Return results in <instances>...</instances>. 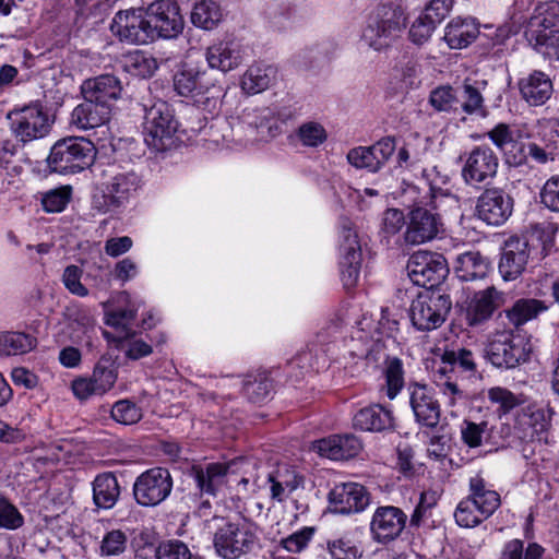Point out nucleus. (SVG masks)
<instances>
[{"mask_svg":"<svg viewBox=\"0 0 559 559\" xmlns=\"http://www.w3.org/2000/svg\"><path fill=\"white\" fill-rule=\"evenodd\" d=\"M153 39L174 38L183 29V17L179 5L171 0H158L151 3L146 10Z\"/></svg>","mask_w":559,"mask_h":559,"instance_id":"nucleus-14","label":"nucleus"},{"mask_svg":"<svg viewBox=\"0 0 559 559\" xmlns=\"http://www.w3.org/2000/svg\"><path fill=\"white\" fill-rule=\"evenodd\" d=\"M444 230L440 213L417 206L408 214L404 239L409 245L433 240Z\"/></svg>","mask_w":559,"mask_h":559,"instance_id":"nucleus-16","label":"nucleus"},{"mask_svg":"<svg viewBox=\"0 0 559 559\" xmlns=\"http://www.w3.org/2000/svg\"><path fill=\"white\" fill-rule=\"evenodd\" d=\"M175 91L189 97L195 105L207 112H215L219 107L223 88L216 84L207 71L186 67L174 76Z\"/></svg>","mask_w":559,"mask_h":559,"instance_id":"nucleus-4","label":"nucleus"},{"mask_svg":"<svg viewBox=\"0 0 559 559\" xmlns=\"http://www.w3.org/2000/svg\"><path fill=\"white\" fill-rule=\"evenodd\" d=\"M488 270V260L478 251H466L454 258V271L462 281L483 278Z\"/></svg>","mask_w":559,"mask_h":559,"instance_id":"nucleus-36","label":"nucleus"},{"mask_svg":"<svg viewBox=\"0 0 559 559\" xmlns=\"http://www.w3.org/2000/svg\"><path fill=\"white\" fill-rule=\"evenodd\" d=\"M120 496V486L112 473H103L93 481V500L102 509L115 507Z\"/></svg>","mask_w":559,"mask_h":559,"instance_id":"nucleus-39","label":"nucleus"},{"mask_svg":"<svg viewBox=\"0 0 559 559\" xmlns=\"http://www.w3.org/2000/svg\"><path fill=\"white\" fill-rule=\"evenodd\" d=\"M138 308L133 305L122 309H116L106 312V324L118 330L117 335H123L126 332H132L130 325L135 319Z\"/></svg>","mask_w":559,"mask_h":559,"instance_id":"nucleus-56","label":"nucleus"},{"mask_svg":"<svg viewBox=\"0 0 559 559\" xmlns=\"http://www.w3.org/2000/svg\"><path fill=\"white\" fill-rule=\"evenodd\" d=\"M173 490V478L168 469L154 467L143 472L133 484L135 501L143 507H155Z\"/></svg>","mask_w":559,"mask_h":559,"instance_id":"nucleus-12","label":"nucleus"},{"mask_svg":"<svg viewBox=\"0 0 559 559\" xmlns=\"http://www.w3.org/2000/svg\"><path fill=\"white\" fill-rule=\"evenodd\" d=\"M257 534L252 524L224 522L215 532L213 545L218 556L224 559H237L252 550Z\"/></svg>","mask_w":559,"mask_h":559,"instance_id":"nucleus-8","label":"nucleus"},{"mask_svg":"<svg viewBox=\"0 0 559 559\" xmlns=\"http://www.w3.org/2000/svg\"><path fill=\"white\" fill-rule=\"evenodd\" d=\"M270 484L271 498L277 502H283L300 486L304 478L294 468L283 466L278 467L267 476Z\"/></svg>","mask_w":559,"mask_h":559,"instance_id":"nucleus-35","label":"nucleus"},{"mask_svg":"<svg viewBox=\"0 0 559 559\" xmlns=\"http://www.w3.org/2000/svg\"><path fill=\"white\" fill-rule=\"evenodd\" d=\"M82 274L83 271L78 265H68L62 274V283L71 294L86 297L88 289L81 282Z\"/></svg>","mask_w":559,"mask_h":559,"instance_id":"nucleus-62","label":"nucleus"},{"mask_svg":"<svg viewBox=\"0 0 559 559\" xmlns=\"http://www.w3.org/2000/svg\"><path fill=\"white\" fill-rule=\"evenodd\" d=\"M326 549L331 559H360L358 548L348 538L328 540Z\"/></svg>","mask_w":559,"mask_h":559,"instance_id":"nucleus-61","label":"nucleus"},{"mask_svg":"<svg viewBox=\"0 0 559 559\" xmlns=\"http://www.w3.org/2000/svg\"><path fill=\"white\" fill-rule=\"evenodd\" d=\"M383 383L380 392L389 400H394L405 386V370L402 359L396 356L386 358L381 366Z\"/></svg>","mask_w":559,"mask_h":559,"instance_id":"nucleus-37","label":"nucleus"},{"mask_svg":"<svg viewBox=\"0 0 559 559\" xmlns=\"http://www.w3.org/2000/svg\"><path fill=\"white\" fill-rule=\"evenodd\" d=\"M190 549L180 540L162 543L156 550V559H191Z\"/></svg>","mask_w":559,"mask_h":559,"instance_id":"nucleus-63","label":"nucleus"},{"mask_svg":"<svg viewBox=\"0 0 559 559\" xmlns=\"http://www.w3.org/2000/svg\"><path fill=\"white\" fill-rule=\"evenodd\" d=\"M71 198V188L61 187L46 192L41 198L43 209L48 213L62 212Z\"/></svg>","mask_w":559,"mask_h":559,"instance_id":"nucleus-58","label":"nucleus"},{"mask_svg":"<svg viewBox=\"0 0 559 559\" xmlns=\"http://www.w3.org/2000/svg\"><path fill=\"white\" fill-rule=\"evenodd\" d=\"M353 425L361 431L379 432L392 429L394 417L391 408L381 404H371L355 414Z\"/></svg>","mask_w":559,"mask_h":559,"instance_id":"nucleus-30","label":"nucleus"},{"mask_svg":"<svg viewBox=\"0 0 559 559\" xmlns=\"http://www.w3.org/2000/svg\"><path fill=\"white\" fill-rule=\"evenodd\" d=\"M489 516L467 497H464L454 511L455 523L464 528H473L488 520Z\"/></svg>","mask_w":559,"mask_h":559,"instance_id":"nucleus-47","label":"nucleus"},{"mask_svg":"<svg viewBox=\"0 0 559 559\" xmlns=\"http://www.w3.org/2000/svg\"><path fill=\"white\" fill-rule=\"evenodd\" d=\"M456 369L465 372L476 371V362L471 350L460 348L444 352L441 357V365L436 371L437 374H451Z\"/></svg>","mask_w":559,"mask_h":559,"instance_id":"nucleus-43","label":"nucleus"},{"mask_svg":"<svg viewBox=\"0 0 559 559\" xmlns=\"http://www.w3.org/2000/svg\"><path fill=\"white\" fill-rule=\"evenodd\" d=\"M67 317L70 326L79 334L75 336L76 342H81L82 337H86V345L92 346V334L95 333V318L90 308L82 305H72L67 309Z\"/></svg>","mask_w":559,"mask_h":559,"instance_id":"nucleus-42","label":"nucleus"},{"mask_svg":"<svg viewBox=\"0 0 559 559\" xmlns=\"http://www.w3.org/2000/svg\"><path fill=\"white\" fill-rule=\"evenodd\" d=\"M110 31L120 41L145 45L153 41V31L142 9L118 11L110 23Z\"/></svg>","mask_w":559,"mask_h":559,"instance_id":"nucleus-11","label":"nucleus"},{"mask_svg":"<svg viewBox=\"0 0 559 559\" xmlns=\"http://www.w3.org/2000/svg\"><path fill=\"white\" fill-rule=\"evenodd\" d=\"M407 522V514L394 506L378 507L372 513L369 531L374 543L386 545L397 539Z\"/></svg>","mask_w":559,"mask_h":559,"instance_id":"nucleus-15","label":"nucleus"},{"mask_svg":"<svg viewBox=\"0 0 559 559\" xmlns=\"http://www.w3.org/2000/svg\"><path fill=\"white\" fill-rule=\"evenodd\" d=\"M395 151L394 139L386 136L371 146H358L347 153L348 163L355 168L379 171Z\"/></svg>","mask_w":559,"mask_h":559,"instance_id":"nucleus-21","label":"nucleus"},{"mask_svg":"<svg viewBox=\"0 0 559 559\" xmlns=\"http://www.w3.org/2000/svg\"><path fill=\"white\" fill-rule=\"evenodd\" d=\"M518 85L522 98L531 106L545 104L552 94L551 80L542 71L535 70L520 79Z\"/></svg>","mask_w":559,"mask_h":559,"instance_id":"nucleus-31","label":"nucleus"},{"mask_svg":"<svg viewBox=\"0 0 559 559\" xmlns=\"http://www.w3.org/2000/svg\"><path fill=\"white\" fill-rule=\"evenodd\" d=\"M129 536L121 528H112L103 535L98 554L100 557H118L126 552L128 548Z\"/></svg>","mask_w":559,"mask_h":559,"instance_id":"nucleus-48","label":"nucleus"},{"mask_svg":"<svg viewBox=\"0 0 559 559\" xmlns=\"http://www.w3.org/2000/svg\"><path fill=\"white\" fill-rule=\"evenodd\" d=\"M223 12L221 7L212 0L197 2L191 12V22L194 26L212 31L221 23Z\"/></svg>","mask_w":559,"mask_h":559,"instance_id":"nucleus-44","label":"nucleus"},{"mask_svg":"<svg viewBox=\"0 0 559 559\" xmlns=\"http://www.w3.org/2000/svg\"><path fill=\"white\" fill-rule=\"evenodd\" d=\"M530 342L512 331L491 335L485 348L486 358L497 368L512 369L530 359Z\"/></svg>","mask_w":559,"mask_h":559,"instance_id":"nucleus-7","label":"nucleus"},{"mask_svg":"<svg viewBox=\"0 0 559 559\" xmlns=\"http://www.w3.org/2000/svg\"><path fill=\"white\" fill-rule=\"evenodd\" d=\"M435 382L448 406L455 407L457 404L465 401V392L457 385L455 381L452 380L451 374H437L436 371Z\"/></svg>","mask_w":559,"mask_h":559,"instance_id":"nucleus-55","label":"nucleus"},{"mask_svg":"<svg viewBox=\"0 0 559 559\" xmlns=\"http://www.w3.org/2000/svg\"><path fill=\"white\" fill-rule=\"evenodd\" d=\"M118 347L124 352L126 357L138 360L152 354L151 344L135 337V332H126L123 335H116L114 338Z\"/></svg>","mask_w":559,"mask_h":559,"instance_id":"nucleus-51","label":"nucleus"},{"mask_svg":"<svg viewBox=\"0 0 559 559\" xmlns=\"http://www.w3.org/2000/svg\"><path fill=\"white\" fill-rule=\"evenodd\" d=\"M276 78V69L272 66L252 64L241 78V88L247 94H258L267 90Z\"/></svg>","mask_w":559,"mask_h":559,"instance_id":"nucleus-40","label":"nucleus"},{"mask_svg":"<svg viewBox=\"0 0 559 559\" xmlns=\"http://www.w3.org/2000/svg\"><path fill=\"white\" fill-rule=\"evenodd\" d=\"M24 524V516L7 498L0 497V528L15 531Z\"/></svg>","mask_w":559,"mask_h":559,"instance_id":"nucleus-59","label":"nucleus"},{"mask_svg":"<svg viewBox=\"0 0 559 559\" xmlns=\"http://www.w3.org/2000/svg\"><path fill=\"white\" fill-rule=\"evenodd\" d=\"M525 37L532 48L548 59L559 60V2L536 7L528 21Z\"/></svg>","mask_w":559,"mask_h":559,"instance_id":"nucleus-3","label":"nucleus"},{"mask_svg":"<svg viewBox=\"0 0 559 559\" xmlns=\"http://www.w3.org/2000/svg\"><path fill=\"white\" fill-rule=\"evenodd\" d=\"M466 497L475 502L481 509V512H485L489 518L501 504L500 493L480 474H476L468 479Z\"/></svg>","mask_w":559,"mask_h":559,"instance_id":"nucleus-33","label":"nucleus"},{"mask_svg":"<svg viewBox=\"0 0 559 559\" xmlns=\"http://www.w3.org/2000/svg\"><path fill=\"white\" fill-rule=\"evenodd\" d=\"M97 395H103L112 389L117 381V369L109 360H100L94 367L91 376Z\"/></svg>","mask_w":559,"mask_h":559,"instance_id":"nucleus-53","label":"nucleus"},{"mask_svg":"<svg viewBox=\"0 0 559 559\" xmlns=\"http://www.w3.org/2000/svg\"><path fill=\"white\" fill-rule=\"evenodd\" d=\"M329 501L336 513L350 514L362 511L369 504V495L359 484H340L330 491Z\"/></svg>","mask_w":559,"mask_h":559,"instance_id":"nucleus-26","label":"nucleus"},{"mask_svg":"<svg viewBox=\"0 0 559 559\" xmlns=\"http://www.w3.org/2000/svg\"><path fill=\"white\" fill-rule=\"evenodd\" d=\"M371 321L367 319L358 323V328L350 338L349 354L354 358H364L369 364H374L376 366L379 364L383 365L386 358H392L393 356L386 354L384 343L379 336L367 335L366 329H369ZM376 332L379 335V332Z\"/></svg>","mask_w":559,"mask_h":559,"instance_id":"nucleus-22","label":"nucleus"},{"mask_svg":"<svg viewBox=\"0 0 559 559\" xmlns=\"http://www.w3.org/2000/svg\"><path fill=\"white\" fill-rule=\"evenodd\" d=\"M123 68L130 74L145 79L152 76L158 66L153 57L142 51H134L124 58Z\"/></svg>","mask_w":559,"mask_h":559,"instance_id":"nucleus-49","label":"nucleus"},{"mask_svg":"<svg viewBox=\"0 0 559 559\" xmlns=\"http://www.w3.org/2000/svg\"><path fill=\"white\" fill-rule=\"evenodd\" d=\"M527 241L511 238L506 242L499 262V272L504 281L515 280L522 274L528 260Z\"/></svg>","mask_w":559,"mask_h":559,"instance_id":"nucleus-28","label":"nucleus"},{"mask_svg":"<svg viewBox=\"0 0 559 559\" xmlns=\"http://www.w3.org/2000/svg\"><path fill=\"white\" fill-rule=\"evenodd\" d=\"M513 212V199L500 188L486 189L477 199L476 213L488 225L504 224Z\"/></svg>","mask_w":559,"mask_h":559,"instance_id":"nucleus-19","label":"nucleus"},{"mask_svg":"<svg viewBox=\"0 0 559 559\" xmlns=\"http://www.w3.org/2000/svg\"><path fill=\"white\" fill-rule=\"evenodd\" d=\"M421 176L430 193L433 210L441 211L443 205L456 210L460 207L457 197L442 190L441 186L445 183V178L440 176L437 167L423 169Z\"/></svg>","mask_w":559,"mask_h":559,"instance_id":"nucleus-38","label":"nucleus"},{"mask_svg":"<svg viewBox=\"0 0 559 559\" xmlns=\"http://www.w3.org/2000/svg\"><path fill=\"white\" fill-rule=\"evenodd\" d=\"M451 309L449 296L433 292H423L412 301L409 316L413 325L419 331L439 328Z\"/></svg>","mask_w":559,"mask_h":559,"instance_id":"nucleus-9","label":"nucleus"},{"mask_svg":"<svg viewBox=\"0 0 559 559\" xmlns=\"http://www.w3.org/2000/svg\"><path fill=\"white\" fill-rule=\"evenodd\" d=\"M11 131L22 143L39 140L49 134L52 126L47 111L38 105L26 106L9 114Z\"/></svg>","mask_w":559,"mask_h":559,"instance_id":"nucleus-10","label":"nucleus"},{"mask_svg":"<svg viewBox=\"0 0 559 559\" xmlns=\"http://www.w3.org/2000/svg\"><path fill=\"white\" fill-rule=\"evenodd\" d=\"M506 302V294L495 286H489L474 294L466 309L469 326H477L488 321L496 310Z\"/></svg>","mask_w":559,"mask_h":559,"instance_id":"nucleus-24","label":"nucleus"},{"mask_svg":"<svg viewBox=\"0 0 559 559\" xmlns=\"http://www.w3.org/2000/svg\"><path fill=\"white\" fill-rule=\"evenodd\" d=\"M406 269L415 285L431 288L447 276L448 260L440 253L418 251L409 258Z\"/></svg>","mask_w":559,"mask_h":559,"instance_id":"nucleus-13","label":"nucleus"},{"mask_svg":"<svg viewBox=\"0 0 559 559\" xmlns=\"http://www.w3.org/2000/svg\"><path fill=\"white\" fill-rule=\"evenodd\" d=\"M178 121L170 106L156 100L144 108L143 136L145 144L155 152H165L175 145Z\"/></svg>","mask_w":559,"mask_h":559,"instance_id":"nucleus-5","label":"nucleus"},{"mask_svg":"<svg viewBox=\"0 0 559 559\" xmlns=\"http://www.w3.org/2000/svg\"><path fill=\"white\" fill-rule=\"evenodd\" d=\"M142 409L129 400L116 402L111 408V417L120 424L133 425L142 418Z\"/></svg>","mask_w":559,"mask_h":559,"instance_id":"nucleus-57","label":"nucleus"},{"mask_svg":"<svg viewBox=\"0 0 559 559\" xmlns=\"http://www.w3.org/2000/svg\"><path fill=\"white\" fill-rule=\"evenodd\" d=\"M121 92V82L112 74H103L86 80L82 85L84 99L94 100L103 105H110V102L120 97Z\"/></svg>","mask_w":559,"mask_h":559,"instance_id":"nucleus-29","label":"nucleus"},{"mask_svg":"<svg viewBox=\"0 0 559 559\" xmlns=\"http://www.w3.org/2000/svg\"><path fill=\"white\" fill-rule=\"evenodd\" d=\"M110 105L86 100L78 105L71 114V123L81 130H88L105 124L110 118Z\"/></svg>","mask_w":559,"mask_h":559,"instance_id":"nucleus-32","label":"nucleus"},{"mask_svg":"<svg viewBox=\"0 0 559 559\" xmlns=\"http://www.w3.org/2000/svg\"><path fill=\"white\" fill-rule=\"evenodd\" d=\"M36 340L23 332H0V355H22L35 347Z\"/></svg>","mask_w":559,"mask_h":559,"instance_id":"nucleus-46","label":"nucleus"},{"mask_svg":"<svg viewBox=\"0 0 559 559\" xmlns=\"http://www.w3.org/2000/svg\"><path fill=\"white\" fill-rule=\"evenodd\" d=\"M492 143L507 155V162L512 165H520L525 159L522 154V145L513 139L510 127L506 123H499L488 132Z\"/></svg>","mask_w":559,"mask_h":559,"instance_id":"nucleus-41","label":"nucleus"},{"mask_svg":"<svg viewBox=\"0 0 559 559\" xmlns=\"http://www.w3.org/2000/svg\"><path fill=\"white\" fill-rule=\"evenodd\" d=\"M241 460H234L228 463H209L204 466H194L192 475L200 493L216 497L221 488L230 481V478L238 472Z\"/></svg>","mask_w":559,"mask_h":559,"instance_id":"nucleus-17","label":"nucleus"},{"mask_svg":"<svg viewBox=\"0 0 559 559\" xmlns=\"http://www.w3.org/2000/svg\"><path fill=\"white\" fill-rule=\"evenodd\" d=\"M551 411L536 404L521 407L515 415L514 428L520 439H542L550 426Z\"/></svg>","mask_w":559,"mask_h":559,"instance_id":"nucleus-25","label":"nucleus"},{"mask_svg":"<svg viewBox=\"0 0 559 559\" xmlns=\"http://www.w3.org/2000/svg\"><path fill=\"white\" fill-rule=\"evenodd\" d=\"M488 401L498 406L499 417L509 414L512 409L523 404V395L514 394L507 388L492 386L487 391Z\"/></svg>","mask_w":559,"mask_h":559,"instance_id":"nucleus-50","label":"nucleus"},{"mask_svg":"<svg viewBox=\"0 0 559 559\" xmlns=\"http://www.w3.org/2000/svg\"><path fill=\"white\" fill-rule=\"evenodd\" d=\"M140 177L133 170L110 164L102 171V182L93 195V206L102 213H116L140 188Z\"/></svg>","mask_w":559,"mask_h":559,"instance_id":"nucleus-2","label":"nucleus"},{"mask_svg":"<svg viewBox=\"0 0 559 559\" xmlns=\"http://www.w3.org/2000/svg\"><path fill=\"white\" fill-rule=\"evenodd\" d=\"M540 202L550 211L559 212V175L550 177L540 190Z\"/></svg>","mask_w":559,"mask_h":559,"instance_id":"nucleus-64","label":"nucleus"},{"mask_svg":"<svg viewBox=\"0 0 559 559\" xmlns=\"http://www.w3.org/2000/svg\"><path fill=\"white\" fill-rule=\"evenodd\" d=\"M405 28L406 17L400 7L379 4L367 16L360 41L376 52H386L402 37Z\"/></svg>","mask_w":559,"mask_h":559,"instance_id":"nucleus-1","label":"nucleus"},{"mask_svg":"<svg viewBox=\"0 0 559 559\" xmlns=\"http://www.w3.org/2000/svg\"><path fill=\"white\" fill-rule=\"evenodd\" d=\"M245 58L243 46L235 39L221 40L207 47L205 59L211 69L228 72L238 68Z\"/></svg>","mask_w":559,"mask_h":559,"instance_id":"nucleus-27","label":"nucleus"},{"mask_svg":"<svg viewBox=\"0 0 559 559\" xmlns=\"http://www.w3.org/2000/svg\"><path fill=\"white\" fill-rule=\"evenodd\" d=\"M341 250V276L346 288L357 284L361 266V248L357 233L350 226H344L342 230Z\"/></svg>","mask_w":559,"mask_h":559,"instance_id":"nucleus-23","label":"nucleus"},{"mask_svg":"<svg viewBox=\"0 0 559 559\" xmlns=\"http://www.w3.org/2000/svg\"><path fill=\"white\" fill-rule=\"evenodd\" d=\"M407 393L416 421L428 428L437 427L440 421L441 412L433 390L426 383L409 381Z\"/></svg>","mask_w":559,"mask_h":559,"instance_id":"nucleus-20","label":"nucleus"},{"mask_svg":"<svg viewBox=\"0 0 559 559\" xmlns=\"http://www.w3.org/2000/svg\"><path fill=\"white\" fill-rule=\"evenodd\" d=\"M296 138L306 147H318L328 139L325 128L317 121H306L296 130Z\"/></svg>","mask_w":559,"mask_h":559,"instance_id":"nucleus-54","label":"nucleus"},{"mask_svg":"<svg viewBox=\"0 0 559 559\" xmlns=\"http://www.w3.org/2000/svg\"><path fill=\"white\" fill-rule=\"evenodd\" d=\"M95 147L83 138L58 141L47 158L49 168L58 174H75L93 164Z\"/></svg>","mask_w":559,"mask_h":559,"instance_id":"nucleus-6","label":"nucleus"},{"mask_svg":"<svg viewBox=\"0 0 559 559\" xmlns=\"http://www.w3.org/2000/svg\"><path fill=\"white\" fill-rule=\"evenodd\" d=\"M498 166L495 152L489 146L479 145L466 153L462 177L467 185L485 183L496 176Z\"/></svg>","mask_w":559,"mask_h":559,"instance_id":"nucleus-18","label":"nucleus"},{"mask_svg":"<svg viewBox=\"0 0 559 559\" xmlns=\"http://www.w3.org/2000/svg\"><path fill=\"white\" fill-rule=\"evenodd\" d=\"M429 104L437 111H450L455 108L457 97L454 90L449 85L439 86L430 92Z\"/></svg>","mask_w":559,"mask_h":559,"instance_id":"nucleus-60","label":"nucleus"},{"mask_svg":"<svg viewBox=\"0 0 559 559\" xmlns=\"http://www.w3.org/2000/svg\"><path fill=\"white\" fill-rule=\"evenodd\" d=\"M546 309L543 302L537 299H519L504 313L509 322L518 328L536 318L538 313Z\"/></svg>","mask_w":559,"mask_h":559,"instance_id":"nucleus-45","label":"nucleus"},{"mask_svg":"<svg viewBox=\"0 0 559 559\" xmlns=\"http://www.w3.org/2000/svg\"><path fill=\"white\" fill-rule=\"evenodd\" d=\"M273 385L267 376H248L243 382L245 395L252 403H263L270 399Z\"/></svg>","mask_w":559,"mask_h":559,"instance_id":"nucleus-52","label":"nucleus"},{"mask_svg":"<svg viewBox=\"0 0 559 559\" xmlns=\"http://www.w3.org/2000/svg\"><path fill=\"white\" fill-rule=\"evenodd\" d=\"M479 34L478 24L471 17H454L444 29L443 39L451 49H463L472 44Z\"/></svg>","mask_w":559,"mask_h":559,"instance_id":"nucleus-34","label":"nucleus"}]
</instances>
